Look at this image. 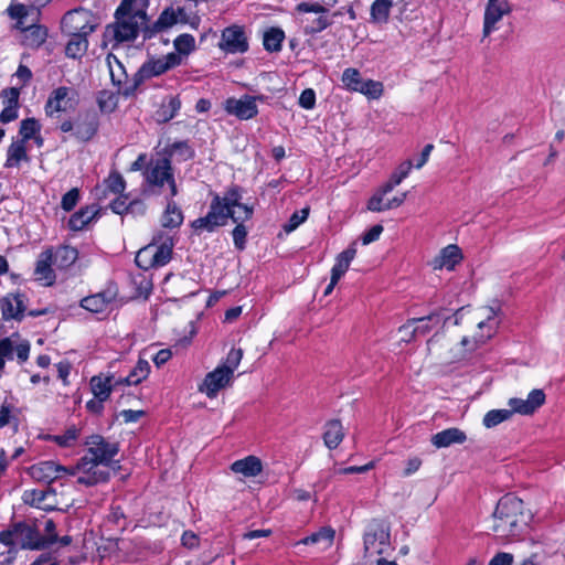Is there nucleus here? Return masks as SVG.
Wrapping results in <instances>:
<instances>
[{
  "label": "nucleus",
  "mask_w": 565,
  "mask_h": 565,
  "mask_svg": "<svg viewBox=\"0 0 565 565\" xmlns=\"http://www.w3.org/2000/svg\"><path fill=\"white\" fill-rule=\"evenodd\" d=\"M359 93L364 94L365 96L376 99L381 97L383 94V85L381 82H376L373 79L363 81L360 87L358 88Z\"/></svg>",
  "instance_id": "nucleus-51"
},
{
  "label": "nucleus",
  "mask_w": 565,
  "mask_h": 565,
  "mask_svg": "<svg viewBox=\"0 0 565 565\" xmlns=\"http://www.w3.org/2000/svg\"><path fill=\"white\" fill-rule=\"evenodd\" d=\"M54 265L53 250H43L36 260L34 268L35 279L43 282L44 286H51L55 281V273L52 268Z\"/></svg>",
  "instance_id": "nucleus-18"
},
{
  "label": "nucleus",
  "mask_w": 565,
  "mask_h": 565,
  "mask_svg": "<svg viewBox=\"0 0 565 565\" xmlns=\"http://www.w3.org/2000/svg\"><path fill=\"white\" fill-rule=\"evenodd\" d=\"M153 250V246L150 245L141 248L136 255L135 262L137 266L145 270L157 267L152 255Z\"/></svg>",
  "instance_id": "nucleus-49"
},
{
  "label": "nucleus",
  "mask_w": 565,
  "mask_h": 565,
  "mask_svg": "<svg viewBox=\"0 0 565 565\" xmlns=\"http://www.w3.org/2000/svg\"><path fill=\"white\" fill-rule=\"evenodd\" d=\"M225 109L228 114L243 120L250 119L258 113L256 98L247 95L239 99L228 98L225 103Z\"/></svg>",
  "instance_id": "nucleus-16"
},
{
  "label": "nucleus",
  "mask_w": 565,
  "mask_h": 565,
  "mask_svg": "<svg viewBox=\"0 0 565 565\" xmlns=\"http://www.w3.org/2000/svg\"><path fill=\"white\" fill-rule=\"evenodd\" d=\"M333 537H334V530L331 529V527H322L320 529L318 532L302 539L300 542H298L297 544H305V545H310V544H317L321 541H326L327 542V545H331L332 541H333Z\"/></svg>",
  "instance_id": "nucleus-46"
},
{
  "label": "nucleus",
  "mask_w": 565,
  "mask_h": 565,
  "mask_svg": "<svg viewBox=\"0 0 565 565\" xmlns=\"http://www.w3.org/2000/svg\"><path fill=\"white\" fill-rule=\"evenodd\" d=\"M147 181L158 186H162L164 182H168L171 195L174 196L178 193L169 158H161L156 161L153 167L147 172Z\"/></svg>",
  "instance_id": "nucleus-11"
},
{
  "label": "nucleus",
  "mask_w": 565,
  "mask_h": 565,
  "mask_svg": "<svg viewBox=\"0 0 565 565\" xmlns=\"http://www.w3.org/2000/svg\"><path fill=\"white\" fill-rule=\"evenodd\" d=\"M355 243H352L350 247H348L345 250L338 255L337 262L331 270L333 281H339L340 278L345 274V271L349 269L352 259L355 257Z\"/></svg>",
  "instance_id": "nucleus-28"
},
{
  "label": "nucleus",
  "mask_w": 565,
  "mask_h": 565,
  "mask_svg": "<svg viewBox=\"0 0 565 565\" xmlns=\"http://www.w3.org/2000/svg\"><path fill=\"white\" fill-rule=\"evenodd\" d=\"M241 199H242V196L239 194L238 189L233 188L225 193L224 198H222L221 201H222V205L224 206L225 210L228 211V213L236 214L237 212L235 211V207H237L239 210H241V206L249 207L246 204H242L239 202Z\"/></svg>",
  "instance_id": "nucleus-47"
},
{
  "label": "nucleus",
  "mask_w": 565,
  "mask_h": 565,
  "mask_svg": "<svg viewBox=\"0 0 565 565\" xmlns=\"http://www.w3.org/2000/svg\"><path fill=\"white\" fill-rule=\"evenodd\" d=\"M78 257V252L72 246H60L53 253L54 266L65 269L73 265Z\"/></svg>",
  "instance_id": "nucleus-34"
},
{
  "label": "nucleus",
  "mask_w": 565,
  "mask_h": 565,
  "mask_svg": "<svg viewBox=\"0 0 565 565\" xmlns=\"http://www.w3.org/2000/svg\"><path fill=\"white\" fill-rule=\"evenodd\" d=\"M117 384H121L120 380L115 381L114 376L103 377L98 375L93 376L90 380L92 391L95 397L100 401H106L109 397L114 386Z\"/></svg>",
  "instance_id": "nucleus-26"
},
{
  "label": "nucleus",
  "mask_w": 565,
  "mask_h": 565,
  "mask_svg": "<svg viewBox=\"0 0 565 565\" xmlns=\"http://www.w3.org/2000/svg\"><path fill=\"white\" fill-rule=\"evenodd\" d=\"M78 437V429L75 426L68 428L63 435L55 436L54 440L62 447H67Z\"/></svg>",
  "instance_id": "nucleus-64"
},
{
  "label": "nucleus",
  "mask_w": 565,
  "mask_h": 565,
  "mask_svg": "<svg viewBox=\"0 0 565 565\" xmlns=\"http://www.w3.org/2000/svg\"><path fill=\"white\" fill-rule=\"evenodd\" d=\"M85 445L88 446V455L79 459V468L89 471L98 465L109 466L119 451L117 443H110L100 435L89 436Z\"/></svg>",
  "instance_id": "nucleus-4"
},
{
  "label": "nucleus",
  "mask_w": 565,
  "mask_h": 565,
  "mask_svg": "<svg viewBox=\"0 0 565 565\" xmlns=\"http://www.w3.org/2000/svg\"><path fill=\"white\" fill-rule=\"evenodd\" d=\"M344 438L342 424L338 419L329 420L323 433L324 445L329 449H335Z\"/></svg>",
  "instance_id": "nucleus-27"
},
{
  "label": "nucleus",
  "mask_w": 565,
  "mask_h": 565,
  "mask_svg": "<svg viewBox=\"0 0 565 565\" xmlns=\"http://www.w3.org/2000/svg\"><path fill=\"white\" fill-rule=\"evenodd\" d=\"M545 402V394L542 390H533L527 395L526 399L522 398H510L509 406L510 411L519 413L521 415H531Z\"/></svg>",
  "instance_id": "nucleus-17"
},
{
  "label": "nucleus",
  "mask_w": 565,
  "mask_h": 565,
  "mask_svg": "<svg viewBox=\"0 0 565 565\" xmlns=\"http://www.w3.org/2000/svg\"><path fill=\"white\" fill-rule=\"evenodd\" d=\"M429 321L438 322L439 315L431 313L427 317L408 320L407 323L402 326L398 331L399 332L409 331L411 337H415L417 333L426 334L430 330V327L428 326Z\"/></svg>",
  "instance_id": "nucleus-29"
},
{
  "label": "nucleus",
  "mask_w": 565,
  "mask_h": 565,
  "mask_svg": "<svg viewBox=\"0 0 565 565\" xmlns=\"http://www.w3.org/2000/svg\"><path fill=\"white\" fill-rule=\"evenodd\" d=\"M467 439L466 434L459 428L452 427L435 434L431 444L436 448H446L454 444H462Z\"/></svg>",
  "instance_id": "nucleus-24"
},
{
  "label": "nucleus",
  "mask_w": 565,
  "mask_h": 565,
  "mask_svg": "<svg viewBox=\"0 0 565 565\" xmlns=\"http://www.w3.org/2000/svg\"><path fill=\"white\" fill-rule=\"evenodd\" d=\"M194 38L190 34H181L174 40V46L177 50V54L181 56V54L188 55L194 49Z\"/></svg>",
  "instance_id": "nucleus-53"
},
{
  "label": "nucleus",
  "mask_w": 565,
  "mask_h": 565,
  "mask_svg": "<svg viewBox=\"0 0 565 565\" xmlns=\"http://www.w3.org/2000/svg\"><path fill=\"white\" fill-rule=\"evenodd\" d=\"M97 131V124L94 117L85 116L75 121V137L79 141L90 140Z\"/></svg>",
  "instance_id": "nucleus-32"
},
{
  "label": "nucleus",
  "mask_w": 565,
  "mask_h": 565,
  "mask_svg": "<svg viewBox=\"0 0 565 565\" xmlns=\"http://www.w3.org/2000/svg\"><path fill=\"white\" fill-rule=\"evenodd\" d=\"M70 38L66 46L65 54L71 58H81L88 49L87 35H67Z\"/></svg>",
  "instance_id": "nucleus-33"
},
{
  "label": "nucleus",
  "mask_w": 565,
  "mask_h": 565,
  "mask_svg": "<svg viewBox=\"0 0 565 565\" xmlns=\"http://www.w3.org/2000/svg\"><path fill=\"white\" fill-rule=\"evenodd\" d=\"M67 94H68L67 87L56 88L52 93V95L50 96V98L46 103V106H45L46 114L50 116H53L54 113H60L62 110H65V106H63L62 103L66 98Z\"/></svg>",
  "instance_id": "nucleus-39"
},
{
  "label": "nucleus",
  "mask_w": 565,
  "mask_h": 565,
  "mask_svg": "<svg viewBox=\"0 0 565 565\" xmlns=\"http://www.w3.org/2000/svg\"><path fill=\"white\" fill-rule=\"evenodd\" d=\"M28 160L25 142L23 140L13 141L8 148L6 167H18L21 161Z\"/></svg>",
  "instance_id": "nucleus-35"
},
{
  "label": "nucleus",
  "mask_w": 565,
  "mask_h": 565,
  "mask_svg": "<svg viewBox=\"0 0 565 565\" xmlns=\"http://www.w3.org/2000/svg\"><path fill=\"white\" fill-rule=\"evenodd\" d=\"M96 215L94 207L81 209L77 213L73 214L68 221V225L73 231H81L88 224Z\"/></svg>",
  "instance_id": "nucleus-41"
},
{
  "label": "nucleus",
  "mask_w": 565,
  "mask_h": 565,
  "mask_svg": "<svg viewBox=\"0 0 565 565\" xmlns=\"http://www.w3.org/2000/svg\"><path fill=\"white\" fill-rule=\"evenodd\" d=\"M512 416H513V411L492 409L484 415L483 425L487 428H492L505 420H509Z\"/></svg>",
  "instance_id": "nucleus-44"
},
{
  "label": "nucleus",
  "mask_w": 565,
  "mask_h": 565,
  "mask_svg": "<svg viewBox=\"0 0 565 565\" xmlns=\"http://www.w3.org/2000/svg\"><path fill=\"white\" fill-rule=\"evenodd\" d=\"M40 130V125L34 118H26L21 121L20 134L23 142L31 139Z\"/></svg>",
  "instance_id": "nucleus-55"
},
{
  "label": "nucleus",
  "mask_w": 565,
  "mask_h": 565,
  "mask_svg": "<svg viewBox=\"0 0 565 565\" xmlns=\"http://www.w3.org/2000/svg\"><path fill=\"white\" fill-rule=\"evenodd\" d=\"M110 209L117 213H135L137 211L143 210V205L139 201H132L129 204L126 203V199L117 198L110 203Z\"/></svg>",
  "instance_id": "nucleus-48"
},
{
  "label": "nucleus",
  "mask_w": 565,
  "mask_h": 565,
  "mask_svg": "<svg viewBox=\"0 0 565 565\" xmlns=\"http://www.w3.org/2000/svg\"><path fill=\"white\" fill-rule=\"evenodd\" d=\"M117 294L116 286L110 285L105 290L82 299L81 306L90 312L102 313L109 309Z\"/></svg>",
  "instance_id": "nucleus-13"
},
{
  "label": "nucleus",
  "mask_w": 565,
  "mask_h": 565,
  "mask_svg": "<svg viewBox=\"0 0 565 565\" xmlns=\"http://www.w3.org/2000/svg\"><path fill=\"white\" fill-rule=\"evenodd\" d=\"M242 223L243 222H237V225L235 226L232 233L234 244L241 250L245 248V242L247 236V230Z\"/></svg>",
  "instance_id": "nucleus-62"
},
{
  "label": "nucleus",
  "mask_w": 565,
  "mask_h": 565,
  "mask_svg": "<svg viewBox=\"0 0 565 565\" xmlns=\"http://www.w3.org/2000/svg\"><path fill=\"white\" fill-rule=\"evenodd\" d=\"M98 25L95 15L85 9H75L64 14L62 31L66 35H89Z\"/></svg>",
  "instance_id": "nucleus-7"
},
{
  "label": "nucleus",
  "mask_w": 565,
  "mask_h": 565,
  "mask_svg": "<svg viewBox=\"0 0 565 565\" xmlns=\"http://www.w3.org/2000/svg\"><path fill=\"white\" fill-rule=\"evenodd\" d=\"M492 516V530L502 539L519 535L531 519L523 501L512 494H505L499 500Z\"/></svg>",
  "instance_id": "nucleus-2"
},
{
  "label": "nucleus",
  "mask_w": 565,
  "mask_h": 565,
  "mask_svg": "<svg viewBox=\"0 0 565 565\" xmlns=\"http://www.w3.org/2000/svg\"><path fill=\"white\" fill-rule=\"evenodd\" d=\"M162 226L163 227H178L183 222V214L181 210L173 202H168L167 209L162 216Z\"/></svg>",
  "instance_id": "nucleus-40"
},
{
  "label": "nucleus",
  "mask_w": 565,
  "mask_h": 565,
  "mask_svg": "<svg viewBox=\"0 0 565 565\" xmlns=\"http://www.w3.org/2000/svg\"><path fill=\"white\" fill-rule=\"evenodd\" d=\"M309 211H310V209L307 206L299 212H295L290 216L288 223H286L284 225V230L287 233L295 231L301 223H303L307 220V217L309 215Z\"/></svg>",
  "instance_id": "nucleus-56"
},
{
  "label": "nucleus",
  "mask_w": 565,
  "mask_h": 565,
  "mask_svg": "<svg viewBox=\"0 0 565 565\" xmlns=\"http://www.w3.org/2000/svg\"><path fill=\"white\" fill-rule=\"evenodd\" d=\"M342 82L349 89L358 92L363 79L356 68H347L342 74Z\"/></svg>",
  "instance_id": "nucleus-52"
},
{
  "label": "nucleus",
  "mask_w": 565,
  "mask_h": 565,
  "mask_svg": "<svg viewBox=\"0 0 565 565\" xmlns=\"http://www.w3.org/2000/svg\"><path fill=\"white\" fill-rule=\"evenodd\" d=\"M105 185L110 192L118 194L125 190L126 183L120 173L113 172L105 180Z\"/></svg>",
  "instance_id": "nucleus-57"
},
{
  "label": "nucleus",
  "mask_w": 565,
  "mask_h": 565,
  "mask_svg": "<svg viewBox=\"0 0 565 565\" xmlns=\"http://www.w3.org/2000/svg\"><path fill=\"white\" fill-rule=\"evenodd\" d=\"M220 47L227 53H244L248 50L244 29L232 25L223 30Z\"/></svg>",
  "instance_id": "nucleus-12"
},
{
  "label": "nucleus",
  "mask_w": 565,
  "mask_h": 565,
  "mask_svg": "<svg viewBox=\"0 0 565 565\" xmlns=\"http://www.w3.org/2000/svg\"><path fill=\"white\" fill-rule=\"evenodd\" d=\"M332 22L323 15H320L312 21L308 22L306 25V33L312 34L321 32L322 30L327 29Z\"/></svg>",
  "instance_id": "nucleus-60"
},
{
  "label": "nucleus",
  "mask_w": 565,
  "mask_h": 565,
  "mask_svg": "<svg viewBox=\"0 0 565 565\" xmlns=\"http://www.w3.org/2000/svg\"><path fill=\"white\" fill-rule=\"evenodd\" d=\"M181 103L177 97H171L168 104H162L156 114L158 122H167L172 119L180 109Z\"/></svg>",
  "instance_id": "nucleus-43"
},
{
  "label": "nucleus",
  "mask_w": 565,
  "mask_h": 565,
  "mask_svg": "<svg viewBox=\"0 0 565 565\" xmlns=\"http://www.w3.org/2000/svg\"><path fill=\"white\" fill-rule=\"evenodd\" d=\"M106 62L109 68L111 82L115 86H118L119 92L122 93L124 88L131 86L132 84L127 83V74L122 63L111 53L106 57Z\"/></svg>",
  "instance_id": "nucleus-25"
},
{
  "label": "nucleus",
  "mask_w": 565,
  "mask_h": 565,
  "mask_svg": "<svg viewBox=\"0 0 565 565\" xmlns=\"http://www.w3.org/2000/svg\"><path fill=\"white\" fill-rule=\"evenodd\" d=\"M150 246H153V259L157 265V267L164 266L168 264L172 256V248H173V242L171 238H166L160 245L157 244H149Z\"/></svg>",
  "instance_id": "nucleus-36"
},
{
  "label": "nucleus",
  "mask_w": 565,
  "mask_h": 565,
  "mask_svg": "<svg viewBox=\"0 0 565 565\" xmlns=\"http://www.w3.org/2000/svg\"><path fill=\"white\" fill-rule=\"evenodd\" d=\"M135 0H122L115 12V22L108 24L104 31V43H111L113 47L132 42L139 31L147 23V14L142 9H135Z\"/></svg>",
  "instance_id": "nucleus-1"
},
{
  "label": "nucleus",
  "mask_w": 565,
  "mask_h": 565,
  "mask_svg": "<svg viewBox=\"0 0 565 565\" xmlns=\"http://www.w3.org/2000/svg\"><path fill=\"white\" fill-rule=\"evenodd\" d=\"M15 546L22 548L39 550L57 540L56 535L45 540L36 529L25 523L15 524Z\"/></svg>",
  "instance_id": "nucleus-10"
},
{
  "label": "nucleus",
  "mask_w": 565,
  "mask_h": 565,
  "mask_svg": "<svg viewBox=\"0 0 565 565\" xmlns=\"http://www.w3.org/2000/svg\"><path fill=\"white\" fill-rule=\"evenodd\" d=\"M25 296L23 294H9L1 299L0 308L4 320L14 319L22 320L25 311Z\"/></svg>",
  "instance_id": "nucleus-19"
},
{
  "label": "nucleus",
  "mask_w": 565,
  "mask_h": 565,
  "mask_svg": "<svg viewBox=\"0 0 565 565\" xmlns=\"http://www.w3.org/2000/svg\"><path fill=\"white\" fill-rule=\"evenodd\" d=\"M231 469L235 473H241L246 478H253L262 472L263 463L258 457L247 456L244 459L234 461Z\"/></svg>",
  "instance_id": "nucleus-23"
},
{
  "label": "nucleus",
  "mask_w": 565,
  "mask_h": 565,
  "mask_svg": "<svg viewBox=\"0 0 565 565\" xmlns=\"http://www.w3.org/2000/svg\"><path fill=\"white\" fill-rule=\"evenodd\" d=\"M79 199V191L78 189L74 188L70 190L67 193H65L62 198L61 205L63 210L71 211L76 205L77 201Z\"/></svg>",
  "instance_id": "nucleus-63"
},
{
  "label": "nucleus",
  "mask_w": 565,
  "mask_h": 565,
  "mask_svg": "<svg viewBox=\"0 0 565 565\" xmlns=\"http://www.w3.org/2000/svg\"><path fill=\"white\" fill-rule=\"evenodd\" d=\"M182 62V57L177 53H169L159 58H151L142 64L139 71L135 74L134 82L131 86H127L124 88L122 94L125 96L132 95L138 86L148 78L153 76H159L169 70L180 65Z\"/></svg>",
  "instance_id": "nucleus-6"
},
{
  "label": "nucleus",
  "mask_w": 565,
  "mask_h": 565,
  "mask_svg": "<svg viewBox=\"0 0 565 565\" xmlns=\"http://www.w3.org/2000/svg\"><path fill=\"white\" fill-rule=\"evenodd\" d=\"M285 33L281 29L271 28L264 33V46L269 52H279Z\"/></svg>",
  "instance_id": "nucleus-42"
},
{
  "label": "nucleus",
  "mask_w": 565,
  "mask_h": 565,
  "mask_svg": "<svg viewBox=\"0 0 565 565\" xmlns=\"http://www.w3.org/2000/svg\"><path fill=\"white\" fill-rule=\"evenodd\" d=\"M20 30L23 33L22 43L32 49L39 47L43 44L47 36L46 29L36 22L25 24Z\"/></svg>",
  "instance_id": "nucleus-21"
},
{
  "label": "nucleus",
  "mask_w": 565,
  "mask_h": 565,
  "mask_svg": "<svg viewBox=\"0 0 565 565\" xmlns=\"http://www.w3.org/2000/svg\"><path fill=\"white\" fill-rule=\"evenodd\" d=\"M1 96L3 97L4 107H18L19 106V96L20 90L17 87H10L2 90Z\"/></svg>",
  "instance_id": "nucleus-61"
},
{
  "label": "nucleus",
  "mask_w": 565,
  "mask_h": 565,
  "mask_svg": "<svg viewBox=\"0 0 565 565\" xmlns=\"http://www.w3.org/2000/svg\"><path fill=\"white\" fill-rule=\"evenodd\" d=\"M498 315V310L492 307H482L478 310H470L460 308L455 313V324H476L479 332L470 340L468 337H463L461 344L467 347L472 342L469 348L470 351L475 350L478 345L486 343L491 339L499 327V321L494 318Z\"/></svg>",
  "instance_id": "nucleus-3"
},
{
  "label": "nucleus",
  "mask_w": 565,
  "mask_h": 565,
  "mask_svg": "<svg viewBox=\"0 0 565 565\" xmlns=\"http://www.w3.org/2000/svg\"><path fill=\"white\" fill-rule=\"evenodd\" d=\"M388 192H384V188L381 186L369 200L367 210L372 212H382L386 210V203L384 202V196Z\"/></svg>",
  "instance_id": "nucleus-54"
},
{
  "label": "nucleus",
  "mask_w": 565,
  "mask_h": 565,
  "mask_svg": "<svg viewBox=\"0 0 565 565\" xmlns=\"http://www.w3.org/2000/svg\"><path fill=\"white\" fill-rule=\"evenodd\" d=\"M242 358H243L242 349H232L226 356L225 364L222 365L221 367L226 369V371H228L230 374L233 375L234 370L238 366Z\"/></svg>",
  "instance_id": "nucleus-59"
},
{
  "label": "nucleus",
  "mask_w": 565,
  "mask_h": 565,
  "mask_svg": "<svg viewBox=\"0 0 565 565\" xmlns=\"http://www.w3.org/2000/svg\"><path fill=\"white\" fill-rule=\"evenodd\" d=\"M28 471L34 480L51 483L58 477L61 471H66V467L49 460L31 466Z\"/></svg>",
  "instance_id": "nucleus-20"
},
{
  "label": "nucleus",
  "mask_w": 565,
  "mask_h": 565,
  "mask_svg": "<svg viewBox=\"0 0 565 565\" xmlns=\"http://www.w3.org/2000/svg\"><path fill=\"white\" fill-rule=\"evenodd\" d=\"M50 495H55V491L52 488H49L47 490H32L28 494L26 501L38 507H46L44 501Z\"/></svg>",
  "instance_id": "nucleus-58"
},
{
  "label": "nucleus",
  "mask_w": 565,
  "mask_h": 565,
  "mask_svg": "<svg viewBox=\"0 0 565 565\" xmlns=\"http://www.w3.org/2000/svg\"><path fill=\"white\" fill-rule=\"evenodd\" d=\"M14 352L17 353L19 362L24 363L30 353L29 341L20 340L18 333L0 339V371L4 367V359L12 360Z\"/></svg>",
  "instance_id": "nucleus-9"
},
{
  "label": "nucleus",
  "mask_w": 565,
  "mask_h": 565,
  "mask_svg": "<svg viewBox=\"0 0 565 565\" xmlns=\"http://www.w3.org/2000/svg\"><path fill=\"white\" fill-rule=\"evenodd\" d=\"M109 478V473L107 471L97 470L94 468L89 471H83V476L78 477L77 482L79 484H84L87 487L95 486L99 482H105Z\"/></svg>",
  "instance_id": "nucleus-45"
},
{
  "label": "nucleus",
  "mask_w": 565,
  "mask_h": 565,
  "mask_svg": "<svg viewBox=\"0 0 565 565\" xmlns=\"http://www.w3.org/2000/svg\"><path fill=\"white\" fill-rule=\"evenodd\" d=\"M150 372V365L147 360L139 359L137 362V365L134 367V370L129 373L127 377L124 380H120V383L127 384V385H137L142 380L147 379Z\"/></svg>",
  "instance_id": "nucleus-38"
},
{
  "label": "nucleus",
  "mask_w": 565,
  "mask_h": 565,
  "mask_svg": "<svg viewBox=\"0 0 565 565\" xmlns=\"http://www.w3.org/2000/svg\"><path fill=\"white\" fill-rule=\"evenodd\" d=\"M393 0H375L371 6V21L373 23H385L388 20Z\"/></svg>",
  "instance_id": "nucleus-37"
},
{
  "label": "nucleus",
  "mask_w": 565,
  "mask_h": 565,
  "mask_svg": "<svg viewBox=\"0 0 565 565\" xmlns=\"http://www.w3.org/2000/svg\"><path fill=\"white\" fill-rule=\"evenodd\" d=\"M232 377L233 375L230 374L226 369L218 366L205 376L203 384L200 386V391L204 392L210 398H213L220 390L230 384Z\"/></svg>",
  "instance_id": "nucleus-15"
},
{
  "label": "nucleus",
  "mask_w": 565,
  "mask_h": 565,
  "mask_svg": "<svg viewBox=\"0 0 565 565\" xmlns=\"http://www.w3.org/2000/svg\"><path fill=\"white\" fill-rule=\"evenodd\" d=\"M390 546V529L382 523L372 524L364 534V555L371 557L385 553Z\"/></svg>",
  "instance_id": "nucleus-8"
},
{
  "label": "nucleus",
  "mask_w": 565,
  "mask_h": 565,
  "mask_svg": "<svg viewBox=\"0 0 565 565\" xmlns=\"http://www.w3.org/2000/svg\"><path fill=\"white\" fill-rule=\"evenodd\" d=\"M179 22L177 12L173 9H166L160 14L159 19L154 22L152 28L143 29L145 39L151 38L154 33L160 32L163 29L170 28Z\"/></svg>",
  "instance_id": "nucleus-30"
},
{
  "label": "nucleus",
  "mask_w": 565,
  "mask_h": 565,
  "mask_svg": "<svg viewBox=\"0 0 565 565\" xmlns=\"http://www.w3.org/2000/svg\"><path fill=\"white\" fill-rule=\"evenodd\" d=\"M511 12L508 0H489L484 12L483 36H488L503 15Z\"/></svg>",
  "instance_id": "nucleus-14"
},
{
  "label": "nucleus",
  "mask_w": 565,
  "mask_h": 565,
  "mask_svg": "<svg viewBox=\"0 0 565 565\" xmlns=\"http://www.w3.org/2000/svg\"><path fill=\"white\" fill-rule=\"evenodd\" d=\"M9 14L11 18L17 19V26L21 29L28 23V18L31 17V22H38L40 17V10L34 7H25L23 4L11 6L9 8Z\"/></svg>",
  "instance_id": "nucleus-31"
},
{
  "label": "nucleus",
  "mask_w": 565,
  "mask_h": 565,
  "mask_svg": "<svg viewBox=\"0 0 565 565\" xmlns=\"http://www.w3.org/2000/svg\"><path fill=\"white\" fill-rule=\"evenodd\" d=\"M461 259L462 255L460 248L457 245H448L441 249L433 264L435 269L447 268L448 270H452L456 264Z\"/></svg>",
  "instance_id": "nucleus-22"
},
{
  "label": "nucleus",
  "mask_w": 565,
  "mask_h": 565,
  "mask_svg": "<svg viewBox=\"0 0 565 565\" xmlns=\"http://www.w3.org/2000/svg\"><path fill=\"white\" fill-rule=\"evenodd\" d=\"M412 169V162L406 161L399 167V171L392 174L391 179L383 185L384 192H391L407 177Z\"/></svg>",
  "instance_id": "nucleus-50"
},
{
  "label": "nucleus",
  "mask_w": 565,
  "mask_h": 565,
  "mask_svg": "<svg viewBox=\"0 0 565 565\" xmlns=\"http://www.w3.org/2000/svg\"><path fill=\"white\" fill-rule=\"evenodd\" d=\"M243 210V215H235V213H228L227 210L222 205L221 198L215 195L210 211L204 217H200L195 220L192 226L195 230H205L207 232H213L216 227L225 225L228 217H231L235 223L244 222L252 217L253 209L241 206Z\"/></svg>",
  "instance_id": "nucleus-5"
}]
</instances>
